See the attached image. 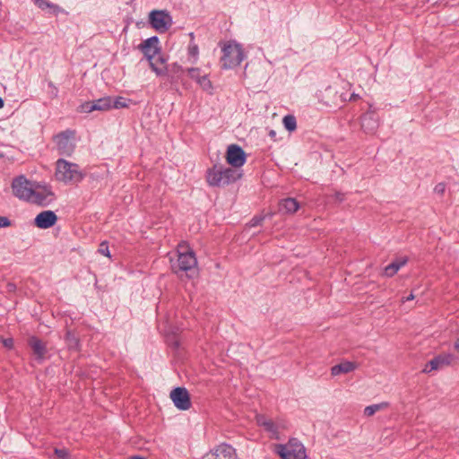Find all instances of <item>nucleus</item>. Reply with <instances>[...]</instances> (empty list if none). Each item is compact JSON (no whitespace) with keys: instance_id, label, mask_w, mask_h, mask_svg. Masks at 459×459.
<instances>
[{"instance_id":"ddd939ff","label":"nucleus","mask_w":459,"mask_h":459,"mask_svg":"<svg viewBox=\"0 0 459 459\" xmlns=\"http://www.w3.org/2000/svg\"><path fill=\"white\" fill-rule=\"evenodd\" d=\"M111 109V97L106 96L92 101H85L81 104L78 110L82 113H91L92 111H107Z\"/></svg>"},{"instance_id":"4be33fe9","label":"nucleus","mask_w":459,"mask_h":459,"mask_svg":"<svg viewBox=\"0 0 459 459\" xmlns=\"http://www.w3.org/2000/svg\"><path fill=\"white\" fill-rule=\"evenodd\" d=\"M299 208V204L295 198L288 197L282 199L279 204V209L281 212L286 213H294Z\"/></svg>"},{"instance_id":"2eb2a0df","label":"nucleus","mask_w":459,"mask_h":459,"mask_svg":"<svg viewBox=\"0 0 459 459\" xmlns=\"http://www.w3.org/2000/svg\"><path fill=\"white\" fill-rule=\"evenodd\" d=\"M455 356L451 353H443L434 357L429 360L423 368L424 373H430L433 370L441 369L449 366L454 360Z\"/></svg>"},{"instance_id":"423d86ee","label":"nucleus","mask_w":459,"mask_h":459,"mask_svg":"<svg viewBox=\"0 0 459 459\" xmlns=\"http://www.w3.org/2000/svg\"><path fill=\"white\" fill-rule=\"evenodd\" d=\"M277 453L282 459H307L306 449L297 438H290L287 445H278Z\"/></svg>"},{"instance_id":"f8f14e48","label":"nucleus","mask_w":459,"mask_h":459,"mask_svg":"<svg viewBox=\"0 0 459 459\" xmlns=\"http://www.w3.org/2000/svg\"><path fill=\"white\" fill-rule=\"evenodd\" d=\"M55 199V194L51 189L50 186H40L38 185L34 189L30 201L40 206H48Z\"/></svg>"},{"instance_id":"cd10ccee","label":"nucleus","mask_w":459,"mask_h":459,"mask_svg":"<svg viewBox=\"0 0 459 459\" xmlns=\"http://www.w3.org/2000/svg\"><path fill=\"white\" fill-rule=\"evenodd\" d=\"M197 83L204 91H208L209 93H212L213 87H212V83L207 74L202 75V77L197 82Z\"/></svg>"},{"instance_id":"9b49d317","label":"nucleus","mask_w":459,"mask_h":459,"mask_svg":"<svg viewBox=\"0 0 459 459\" xmlns=\"http://www.w3.org/2000/svg\"><path fill=\"white\" fill-rule=\"evenodd\" d=\"M169 396L174 405L180 411H186L192 405L190 394L186 387H175Z\"/></svg>"},{"instance_id":"09e8293b","label":"nucleus","mask_w":459,"mask_h":459,"mask_svg":"<svg viewBox=\"0 0 459 459\" xmlns=\"http://www.w3.org/2000/svg\"><path fill=\"white\" fill-rule=\"evenodd\" d=\"M130 459H144V458L142 456H139V455H135V456H132Z\"/></svg>"},{"instance_id":"4468645a","label":"nucleus","mask_w":459,"mask_h":459,"mask_svg":"<svg viewBox=\"0 0 459 459\" xmlns=\"http://www.w3.org/2000/svg\"><path fill=\"white\" fill-rule=\"evenodd\" d=\"M27 343L29 347L32 350L35 360L39 364H41L47 358V343L35 335L30 336L28 338Z\"/></svg>"},{"instance_id":"9d476101","label":"nucleus","mask_w":459,"mask_h":459,"mask_svg":"<svg viewBox=\"0 0 459 459\" xmlns=\"http://www.w3.org/2000/svg\"><path fill=\"white\" fill-rule=\"evenodd\" d=\"M247 155L238 144H230L227 148L226 161L232 169H238L246 163Z\"/></svg>"},{"instance_id":"58836bf2","label":"nucleus","mask_w":459,"mask_h":459,"mask_svg":"<svg viewBox=\"0 0 459 459\" xmlns=\"http://www.w3.org/2000/svg\"><path fill=\"white\" fill-rule=\"evenodd\" d=\"M48 87H49V88H51V91H50V93H51L54 97H57L58 90H57V88L54 85V83L50 81V82H48Z\"/></svg>"},{"instance_id":"aec40b11","label":"nucleus","mask_w":459,"mask_h":459,"mask_svg":"<svg viewBox=\"0 0 459 459\" xmlns=\"http://www.w3.org/2000/svg\"><path fill=\"white\" fill-rule=\"evenodd\" d=\"M408 262L407 256H402L396 258L394 261L386 265L384 269L385 275L392 277L400 270L401 267L405 265Z\"/></svg>"},{"instance_id":"39448f33","label":"nucleus","mask_w":459,"mask_h":459,"mask_svg":"<svg viewBox=\"0 0 459 459\" xmlns=\"http://www.w3.org/2000/svg\"><path fill=\"white\" fill-rule=\"evenodd\" d=\"M75 131L66 129L60 132L53 137L58 154L61 156L71 157L75 150Z\"/></svg>"},{"instance_id":"20e7f679","label":"nucleus","mask_w":459,"mask_h":459,"mask_svg":"<svg viewBox=\"0 0 459 459\" xmlns=\"http://www.w3.org/2000/svg\"><path fill=\"white\" fill-rule=\"evenodd\" d=\"M221 50V64L223 69H232L238 66L245 57L241 45L234 41H229Z\"/></svg>"},{"instance_id":"dca6fc26","label":"nucleus","mask_w":459,"mask_h":459,"mask_svg":"<svg viewBox=\"0 0 459 459\" xmlns=\"http://www.w3.org/2000/svg\"><path fill=\"white\" fill-rule=\"evenodd\" d=\"M56 214L50 210L39 212L34 219V225L42 230L53 227L57 221Z\"/></svg>"},{"instance_id":"7c9ffc66","label":"nucleus","mask_w":459,"mask_h":459,"mask_svg":"<svg viewBox=\"0 0 459 459\" xmlns=\"http://www.w3.org/2000/svg\"><path fill=\"white\" fill-rule=\"evenodd\" d=\"M188 55L190 56H193L195 58V62L197 59L198 54H199V48L195 42H190L188 46Z\"/></svg>"},{"instance_id":"4c0bfd02","label":"nucleus","mask_w":459,"mask_h":459,"mask_svg":"<svg viewBox=\"0 0 459 459\" xmlns=\"http://www.w3.org/2000/svg\"><path fill=\"white\" fill-rule=\"evenodd\" d=\"M264 221V217H254L251 221H250V225L252 227H255V226H258L262 223V221Z\"/></svg>"},{"instance_id":"f257e3e1","label":"nucleus","mask_w":459,"mask_h":459,"mask_svg":"<svg viewBox=\"0 0 459 459\" xmlns=\"http://www.w3.org/2000/svg\"><path fill=\"white\" fill-rule=\"evenodd\" d=\"M242 173L238 169L214 164L206 170V182L212 187H225L241 178Z\"/></svg>"},{"instance_id":"49530a36","label":"nucleus","mask_w":459,"mask_h":459,"mask_svg":"<svg viewBox=\"0 0 459 459\" xmlns=\"http://www.w3.org/2000/svg\"><path fill=\"white\" fill-rule=\"evenodd\" d=\"M454 346H455V350L459 351V338L455 341V345H454Z\"/></svg>"},{"instance_id":"de8ad7c7","label":"nucleus","mask_w":459,"mask_h":459,"mask_svg":"<svg viewBox=\"0 0 459 459\" xmlns=\"http://www.w3.org/2000/svg\"><path fill=\"white\" fill-rule=\"evenodd\" d=\"M4 106V100L0 97V108H2Z\"/></svg>"},{"instance_id":"f3484780","label":"nucleus","mask_w":459,"mask_h":459,"mask_svg":"<svg viewBox=\"0 0 459 459\" xmlns=\"http://www.w3.org/2000/svg\"><path fill=\"white\" fill-rule=\"evenodd\" d=\"M378 125V117L375 112H366L361 116V127L367 134H372Z\"/></svg>"},{"instance_id":"393cba45","label":"nucleus","mask_w":459,"mask_h":459,"mask_svg":"<svg viewBox=\"0 0 459 459\" xmlns=\"http://www.w3.org/2000/svg\"><path fill=\"white\" fill-rule=\"evenodd\" d=\"M388 405L389 403L386 402L368 405L364 409V414L368 417L373 416L377 411L387 408Z\"/></svg>"},{"instance_id":"c85d7f7f","label":"nucleus","mask_w":459,"mask_h":459,"mask_svg":"<svg viewBox=\"0 0 459 459\" xmlns=\"http://www.w3.org/2000/svg\"><path fill=\"white\" fill-rule=\"evenodd\" d=\"M131 101V100H127L124 97H117L115 100L111 98V108H127L128 103Z\"/></svg>"},{"instance_id":"c756f323","label":"nucleus","mask_w":459,"mask_h":459,"mask_svg":"<svg viewBox=\"0 0 459 459\" xmlns=\"http://www.w3.org/2000/svg\"><path fill=\"white\" fill-rule=\"evenodd\" d=\"M187 74L189 77L193 80H195L196 82L200 80L202 77L201 74V69L198 67H192L187 69Z\"/></svg>"},{"instance_id":"412c9836","label":"nucleus","mask_w":459,"mask_h":459,"mask_svg":"<svg viewBox=\"0 0 459 459\" xmlns=\"http://www.w3.org/2000/svg\"><path fill=\"white\" fill-rule=\"evenodd\" d=\"M356 368H357V365L355 362L345 360V361H342V362L332 367L331 375L335 377V376H339L341 374L350 373V372L353 371L354 369H356Z\"/></svg>"},{"instance_id":"5701e85b","label":"nucleus","mask_w":459,"mask_h":459,"mask_svg":"<svg viewBox=\"0 0 459 459\" xmlns=\"http://www.w3.org/2000/svg\"><path fill=\"white\" fill-rule=\"evenodd\" d=\"M256 422L259 426L264 427V429L268 432H277V427L274 422L272 420L267 419L264 415H257Z\"/></svg>"},{"instance_id":"c03bdc74","label":"nucleus","mask_w":459,"mask_h":459,"mask_svg":"<svg viewBox=\"0 0 459 459\" xmlns=\"http://www.w3.org/2000/svg\"><path fill=\"white\" fill-rule=\"evenodd\" d=\"M359 98V95H358V94L352 93V94L351 95V97H350V100H350V101H355V100H357Z\"/></svg>"},{"instance_id":"a18cd8bd","label":"nucleus","mask_w":459,"mask_h":459,"mask_svg":"<svg viewBox=\"0 0 459 459\" xmlns=\"http://www.w3.org/2000/svg\"><path fill=\"white\" fill-rule=\"evenodd\" d=\"M89 177H90L91 179H98V178H99V176L95 175L94 173H90V174H89Z\"/></svg>"},{"instance_id":"473e14b6","label":"nucleus","mask_w":459,"mask_h":459,"mask_svg":"<svg viewBox=\"0 0 459 459\" xmlns=\"http://www.w3.org/2000/svg\"><path fill=\"white\" fill-rule=\"evenodd\" d=\"M54 453L59 459H69V453L65 448H55Z\"/></svg>"},{"instance_id":"f03ea898","label":"nucleus","mask_w":459,"mask_h":459,"mask_svg":"<svg viewBox=\"0 0 459 459\" xmlns=\"http://www.w3.org/2000/svg\"><path fill=\"white\" fill-rule=\"evenodd\" d=\"M88 174L80 169L76 163L70 162L65 159H58L56 162L55 177L56 180L65 184H78L83 180Z\"/></svg>"},{"instance_id":"f704fd0d","label":"nucleus","mask_w":459,"mask_h":459,"mask_svg":"<svg viewBox=\"0 0 459 459\" xmlns=\"http://www.w3.org/2000/svg\"><path fill=\"white\" fill-rule=\"evenodd\" d=\"M157 58H154L153 59V62L156 63V65L159 66V67H163L165 66V63H166V59L165 57L160 54H158L157 55Z\"/></svg>"},{"instance_id":"ea45409f","label":"nucleus","mask_w":459,"mask_h":459,"mask_svg":"<svg viewBox=\"0 0 459 459\" xmlns=\"http://www.w3.org/2000/svg\"><path fill=\"white\" fill-rule=\"evenodd\" d=\"M3 344L4 347L12 349L13 347V340L12 338L4 339Z\"/></svg>"},{"instance_id":"0eeeda50","label":"nucleus","mask_w":459,"mask_h":459,"mask_svg":"<svg viewBox=\"0 0 459 459\" xmlns=\"http://www.w3.org/2000/svg\"><path fill=\"white\" fill-rule=\"evenodd\" d=\"M197 264L195 254L193 250L186 247L185 251H178V259L172 262L171 268L173 272H187L195 268Z\"/></svg>"},{"instance_id":"72a5a7b5","label":"nucleus","mask_w":459,"mask_h":459,"mask_svg":"<svg viewBox=\"0 0 459 459\" xmlns=\"http://www.w3.org/2000/svg\"><path fill=\"white\" fill-rule=\"evenodd\" d=\"M12 225V221L8 217L0 216V228H7Z\"/></svg>"},{"instance_id":"8fccbe9b","label":"nucleus","mask_w":459,"mask_h":459,"mask_svg":"<svg viewBox=\"0 0 459 459\" xmlns=\"http://www.w3.org/2000/svg\"><path fill=\"white\" fill-rule=\"evenodd\" d=\"M189 36H190V38H191V39H192V40L195 39V35H194V33H193V32L189 33Z\"/></svg>"},{"instance_id":"e433bc0d","label":"nucleus","mask_w":459,"mask_h":459,"mask_svg":"<svg viewBox=\"0 0 459 459\" xmlns=\"http://www.w3.org/2000/svg\"><path fill=\"white\" fill-rule=\"evenodd\" d=\"M334 199L338 202V203H342L345 200V194L344 193H342L340 191H336L334 193Z\"/></svg>"},{"instance_id":"c9c22d12","label":"nucleus","mask_w":459,"mask_h":459,"mask_svg":"<svg viewBox=\"0 0 459 459\" xmlns=\"http://www.w3.org/2000/svg\"><path fill=\"white\" fill-rule=\"evenodd\" d=\"M446 191V185L444 183H438L434 187V192L438 195H443Z\"/></svg>"},{"instance_id":"7ed1b4c3","label":"nucleus","mask_w":459,"mask_h":459,"mask_svg":"<svg viewBox=\"0 0 459 459\" xmlns=\"http://www.w3.org/2000/svg\"><path fill=\"white\" fill-rule=\"evenodd\" d=\"M160 40L157 36H152L147 39H144L139 46V50L142 51L143 56L148 60L151 69L158 76H165L168 72L167 67H159L153 59L158 54H160L161 48L159 46Z\"/></svg>"},{"instance_id":"bb28decb","label":"nucleus","mask_w":459,"mask_h":459,"mask_svg":"<svg viewBox=\"0 0 459 459\" xmlns=\"http://www.w3.org/2000/svg\"><path fill=\"white\" fill-rule=\"evenodd\" d=\"M285 129L289 132H293L297 128V120L293 115H287L282 119Z\"/></svg>"},{"instance_id":"a211bd4d","label":"nucleus","mask_w":459,"mask_h":459,"mask_svg":"<svg viewBox=\"0 0 459 459\" xmlns=\"http://www.w3.org/2000/svg\"><path fill=\"white\" fill-rule=\"evenodd\" d=\"M213 450L217 459H236V450L228 444H221Z\"/></svg>"},{"instance_id":"79ce46f5","label":"nucleus","mask_w":459,"mask_h":459,"mask_svg":"<svg viewBox=\"0 0 459 459\" xmlns=\"http://www.w3.org/2000/svg\"><path fill=\"white\" fill-rule=\"evenodd\" d=\"M15 290H16V285H15L14 283H13V282H8V283L6 284V290H7L8 292H13V291H15Z\"/></svg>"},{"instance_id":"1a4fd4ad","label":"nucleus","mask_w":459,"mask_h":459,"mask_svg":"<svg viewBox=\"0 0 459 459\" xmlns=\"http://www.w3.org/2000/svg\"><path fill=\"white\" fill-rule=\"evenodd\" d=\"M12 189L13 195L21 200L30 201L34 189L30 182L23 176H18L13 179Z\"/></svg>"},{"instance_id":"6ab92c4d","label":"nucleus","mask_w":459,"mask_h":459,"mask_svg":"<svg viewBox=\"0 0 459 459\" xmlns=\"http://www.w3.org/2000/svg\"><path fill=\"white\" fill-rule=\"evenodd\" d=\"M34 4L38 6L41 10H48V13L57 16L59 13H65V11L54 3L49 2L48 0H32Z\"/></svg>"},{"instance_id":"a878e982","label":"nucleus","mask_w":459,"mask_h":459,"mask_svg":"<svg viewBox=\"0 0 459 459\" xmlns=\"http://www.w3.org/2000/svg\"><path fill=\"white\" fill-rule=\"evenodd\" d=\"M65 340L69 350H77L79 348V339L71 331L66 332Z\"/></svg>"},{"instance_id":"6e6552de","label":"nucleus","mask_w":459,"mask_h":459,"mask_svg":"<svg viewBox=\"0 0 459 459\" xmlns=\"http://www.w3.org/2000/svg\"><path fill=\"white\" fill-rule=\"evenodd\" d=\"M149 22L159 32H166L172 25V18L165 10H153L149 14Z\"/></svg>"},{"instance_id":"a19ab883","label":"nucleus","mask_w":459,"mask_h":459,"mask_svg":"<svg viewBox=\"0 0 459 459\" xmlns=\"http://www.w3.org/2000/svg\"><path fill=\"white\" fill-rule=\"evenodd\" d=\"M200 459H217V457L215 456L214 450L212 449L210 452L204 455Z\"/></svg>"},{"instance_id":"2f4dec72","label":"nucleus","mask_w":459,"mask_h":459,"mask_svg":"<svg viewBox=\"0 0 459 459\" xmlns=\"http://www.w3.org/2000/svg\"><path fill=\"white\" fill-rule=\"evenodd\" d=\"M98 252L100 253L101 255L107 256V257H110L111 256L110 252H109V248H108V244L107 241H103V242H101L100 244Z\"/></svg>"},{"instance_id":"b1692460","label":"nucleus","mask_w":459,"mask_h":459,"mask_svg":"<svg viewBox=\"0 0 459 459\" xmlns=\"http://www.w3.org/2000/svg\"><path fill=\"white\" fill-rule=\"evenodd\" d=\"M168 68V72L165 75L170 74L171 80H178L182 77L184 74V69L182 65L178 63H173L169 66H166Z\"/></svg>"},{"instance_id":"37998d69","label":"nucleus","mask_w":459,"mask_h":459,"mask_svg":"<svg viewBox=\"0 0 459 459\" xmlns=\"http://www.w3.org/2000/svg\"><path fill=\"white\" fill-rule=\"evenodd\" d=\"M414 298L415 297H414L413 293H411L409 296L403 298V302L412 300V299H414Z\"/></svg>"}]
</instances>
